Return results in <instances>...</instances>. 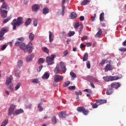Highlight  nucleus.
Returning <instances> with one entry per match:
<instances>
[{"instance_id":"5","label":"nucleus","mask_w":126,"mask_h":126,"mask_svg":"<svg viewBox=\"0 0 126 126\" xmlns=\"http://www.w3.org/2000/svg\"><path fill=\"white\" fill-rule=\"evenodd\" d=\"M103 79L104 81H107L109 82V81H114L115 80H118V79H120V77L114 76H104L103 77Z\"/></svg>"},{"instance_id":"38","label":"nucleus","mask_w":126,"mask_h":126,"mask_svg":"<svg viewBox=\"0 0 126 126\" xmlns=\"http://www.w3.org/2000/svg\"><path fill=\"white\" fill-rule=\"evenodd\" d=\"M7 124H8V120L6 119L2 122L1 126H6Z\"/></svg>"},{"instance_id":"35","label":"nucleus","mask_w":126,"mask_h":126,"mask_svg":"<svg viewBox=\"0 0 126 126\" xmlns=\"http://www.w3.org/2000/svg\"><path fill=\"white\" fill-rule=\"evenodd\" d=\"M31 18H28L27 19V20H26V21L25 23V25L26 26H28V25H30V24H31Z\"/></svg>"},{"instance_id":"25","label":"nucleus","mask_w":126,"mask_h":126,"mask_svg":"<svg viewBox=\"0 0 126 126\" xmlns=\"http://www.w3.org/2000/svg\"><path fill=\"white\" fill-rule=\"evenodd\" d=\"M29 38L30 41H33V40H34V38H35V34L32 32H31L29 34Z\"/></svg>"},{"instance_id":"11","label":"nucleus","mask_w":126,"mask_h":126,"mask_svg":"<svg viewBox=\"0 0 126 126\" xmlns=\"http://www.w3.org/2000/svg\"><path fill=\"white\" fill-rule=\"evenodd\" d=\"M110 87L113 89H118L119 87H121V84L119 82H113L110 84Z\"/></svg>"},{"instance_id":"26","label":"nucleus","mask_w":126,"mask_h":126,"mask_svg":"<svg viewBox=\"0 0 126 126\" xmlns=\"http://www.w3.org/2000/svg\"><path fill=\"white\" fill-rule=\"evenodd\" d=\"M15 75L18 78L20 77V71L17 69H15Z\"/></svg>"},{"instance_id":"53","label":"nucleus","mask_w":126,"mask_h":126,"mask_svg":"<svg viewBox=\"0 0 126 126\" xmlns=\"http://www.w3.org/2000/svg\"><path fill=\"white\" fill-rule=\"evenodd\" d=\"M68 54V51L65 50L63 52V57H66V56H67Z\"/></svg>"},{"instance_id":"60","label":"nucleus","mask_w":126,"mask_h":126,"mask_svg":"<svg viewBox=\"0 0 126 126\" xmlns=\"http://www.w3.org/2000/svg\"><path fill=\"white\" fill-rule=\"evenodd\" d=\"M38 24V21L37 20H35L34 21H33V25L34 26H37Z\"/></svg>"},{"instance_id":"45","label":"nucleus","mask_w":126,"mask_h":126,"mask_svg":"<svg viewBox=\"0 0 126 126\" xmlns=\"http://www.w3.org/2000/svg\"><path fill=\"white\" fill-rule=\"evenodd\" d=\"M87 68H91V64L90 63V62L88 61L86 63Z\"/></svg>"},{"instance_id":"32","label":"nucleus","mask_w":126,"mask_h":126,"mask_svg":"<svg viewBox=\"0 0 126 126\" xmlns=\"http://www.w3.org/2000/svg\"><path fill=\"white\" fill-rule=\"evenodd\" d=\"M104 15H105V14H104V12H102L100 14L99 20H100V22H102V21H104Z\"/></svg>"},{"instance_id":"28","label":"nucleus","mask_w":126,"mask_h":126,"mask_svg":"<svg viewBox=\"0 0 126 126\" xmlns=\"http://www.w3.org/2000/svg\"><path fill=\"white\" fill-rule=\"evenodd\" d=\"M23 64V61L22 60H19L17 62V66L19 68L21 67Z\"/></svg>"},{"instance_id":"51","label":"nucleus","mask_w":126,"mask_h":126,"mask_svg":"<svg viewBox=\"0 0 126 126\" xmlns=\"http://www.w3.org/2000/svg\"><path fill=\"white\" fill-rule=\"evenodd\" d=\"M38 109L39 112H42V111H43V107H42V106H41L40 104H39L38 105Z\"/></svg>"},{"instance_id":"24","label":"nucleus","mask_w":126,"mask_h":126,"mask_svg":"<svg viewBox=\"0 0 126 126\" xmlns=\"http://www.w3.org/2000/svg\"><path fill=\"white\" fill-rule=\"evenodd\" d=\"M102 30L101 29H99L98 32L96 33V34L95 35V38H98V37H100L101 35H102Z\"/></svg>"},{"instance_id":"18","label":"nucleus","mask_w":126,"mask_h":126,"mask_svg":"<svg viewBox=\"0 0 126 126\" xmlns=\"http://www.w3.org/2000/svg\"><path fill=\"white\" fill-rule=\"evenodd\" d=\"M24 111L23 109H19L16 110L13 114V116H18V115H20V114H22L24 113Z\"/></svg>"},{"instance_id":"12","label":"nucleus","mask_w":126,"mask_h":126,"mask_svg":"<svg viewBox=\"0 0 126 126\" xmlns=\"http://www.w3.org/2000/svg\"><path fill=\"white\" fill-rule=\"evenodd\" d=\"M60 66L61 70L63 71V73H65L66 71V66H65V64L63 62H61L60 63Z\"/></svg>"},{"instance_id":"54","label":"nucleus","mask_w":126,"mask_h":126,"mask_svg":"<svg viewBox=\"0 0 126 126\" xmlns=\"http://www.w3.org/2000/svg\"><path fill=\"white\" fill-rule=\"evenodd\" d=\"M6 44H4L2 46V47H1V51H4V50H5V49L6 48Z\"/></svg>"},{"instance_id":"3","label":"nucleus","mask_w":126,"mask_h":126,"mask_svg":"<svg viewBox=\"0 0 126 126\" xmlns=\"http://www.w3.org/2000/svg\"><path fill=\"white\" fill-rule=\"evenodd\" d=\"M12 76H10L9 77H8L6 80L5 84L7 85L8 89L10 91H13V83H12Z\"/></svg>"},{"instance_id":"2","label":"nucleus","mask_w":126,"mask_h":126,"mask_svg":"<svg viewBox=\"0 0 126 126\" xmlns=\"http://www.w3.org/2000/svg\"><path fill=\"white\" fill-rule=\"evenodd\" d=\"M24 23V21L23 20V18L22 17H18L17 19H14L11 24L12 26H13V29L14 30H16L17 26H20V25H22Z\"/></svg>"},{"instance_id":"42","label":"nucleus","mask_w":126,"mask_h":126,"mask_svg":"<svg viewBox=\"0 0 126 126\" xmlns=\"http://www.w3.org/2000/svg\"><path fill=\"white\" fill-rule=\"evenodd\" d=\"M42 51L46 53V54H49V49L47 47H44L42 48Z\"/></svg>"},{"instance_id":"36","label":"nucleus","mask_w":126,"mask_h":126,"mask_svg":"<svg viewBox=\"0 0 126 126\" xmlns=\"http://www.w3.org/2000/svg\"><path fill=\"white\" fill-rule=\"evenodd\" d=\"M42 11H43V13L46 15V14H47V13H49V8H48L47 7H45L43 9Z\"/></svg>"},{"instance_id":"62","label":"nucleus","mask_w":126,"mask_h":126,"mask_svg":"<svg viewBox=\"0 0 126 126\" xmlns=\"http://www.w3.org/2000/svg\"><path fill=\"white\" fill-rule=\"evenodd\" d=\"M79 19L80 21H84V16H81L80 17Z\"/></svg>"},{"instance_id":"22","label":"nucleus","mask_w":126,"mask_h":126,"mask_svg":"<svg viewBox=\"0 0 126 126\" xmlns=\"http://www.w3.org/2000/svg\"><path fill=\"white\" fill-rule=\"evenodd\" d=\"M33 58H34V55L32 54L30 56L27 57L26 61L28 63H29V62H31V61H32V60H33Z\"/></svg>"},{"instance_id":"49","label":"nucleus","mask_w":126,"mask_h":126,"mask_svg":"<svg viewBox=\"0 0 126 126\" xmlns=\"http://www.w3.org/2000/svg\"><path fill=\"white\" fill-rule=\"evenodd\" d=\"M92 108L93 109H96V108H98V104H97V103H94L92 105Z\"/></svg>"},{"instance_id":"19","label":"nucleus","mask_w":126,"mask_h":126,"mask_svg":"<svg viewBox=\"0 0 126 126\" xmlns=\"http://www.w3.org/2000/svg\"><path fill=\"white\" fill-rule=\"evenodd\" d=\"M113 92H114V89H113L110 87L107 89L106 94L107 95H111V94H113Z\"/></svg>"},{"instance_id":"30","label":"nucleus","mask_w":126,"mask_h":126,"mask_svg":"<svg viewBox=\"0 0 126 126\" xmlns=\"http://www.w3.org/2000/svg\"><path fill=\"white\" fill-rule=\"evenodd\" d=\"M88 60V53H86L84 55L83 58V62H86Z\"/></svg>"},{"instance_id":"13","label":"nucleus","mask_w":126,"mask_h":126,"mask_svg":"<svg viewBox=\"0 0 126 126\" xmlns=\"http://www.w3.org/2000/svg\"><path fill=\"white\" fill-rule=\"evenodd\" d=\"M63 79V76L55 75L54 76V80L55 82H60V81H62Z\"/></svg>"},{"instance_id":"39","label":"nucleus","mask_w":126,"mask_h":126,"mask_svg":"<svg viewBox=\"0 0 126 126\" xmlns=\"http://www.w3.org/2000/svg\"><path fill=\"white\" fill-rule=\"evenodd\" d=\"M20 86H21V83H18L15 88V90L16 91L17 90H18V89H19V88H20Z\"/></svg>"},{"instance_id":"23","label":"nucleus","mask_w":126,"mask_h":126,"mask_svg":"<svg viewBox=\"0 0 126 126\" xmlns=\"http://www.w3.org/2000/svg\"><path fill=\"white\" fill-rule=\"evenodd\" d=\"M49 42L50 43H52L54 40V35H53V32H49Z\"/></svg>"},{"instance_id":"50","label":"nucleus","mask_w":126,"mask_h":126,"mask_svg":"<svg viewBox=\"0 0 126 126\" xmlns=\"http://www.w3.org/2000/svg\"><path fill=\"white\" fill-rule=\"evenodd\" d=\"M119 51H120V52H126V48H125L124 47L119 49Z\"/></svg>"},{"instance_id":"61","label":"nucleus","mask_w":126,"mask_h":126,"mask_svg":"<svg viewBox=\"0 0 126 126\" xmlns=\"http://www.w3.org/2000/svg\"><path fill=\"white\" fill-rule=\"evenodd\" d=\"M85 92H87V93H92V91L90 90H88L87 89L84 90Z\"/></svg>"},{"instance_id":"43","label":"nucleus","mask_w":126,"mask_h":126,"mask_svg":"<svg viewBox=\"0 0 126 126\" xmlns=\"http://www.w3.org/2000/svg\"><path fill=\"white\" fill-rule=\"evenodd\" d=\"M69 84H70V81H68L67 82L64 83V84L63 85V86L64 87H67Z\"/></svg>"},{"instance_id":"40","label":"nucleus","mask_w":126,"mask_h":126,"mask_svg":"<svg viewBox=\"0 0 126 126\" xmlns=\"http://www.w3.org/2000/svg\"><path fill=\"white\" fill-rule=\"evenodd\" d=\"M106 60L105 59H103L100 63H99V65H100L101 66H103V65H104V64H105V63H106Z\"/></svg>"},{"instance_id":"48","label":"nucleus","mask_w":126,"mask_h":126,"mask_svg":"<svg viewBox=\"0 0 126 126\" xmlns=\"http://www.w3.org/2000/svg\"><path fill=\"white\" fill-rule=\"evenodd\" d=\"M32 83H35V84H38L39 83V80H38V79H34L32 81Z\"/></svg>"},{"instance_id":"46","label":"nucleus","mask_w":126,"mask_h":126,"mask_svg":"<svg viewBox=\"0 0 126 126\" xmlns=\"http://www.w3.org/2000/svg\"><path fill=\"white\" fill-rule=\"evenodd\" d=\"M10 19H11L10 17H8L7 19H5L3 21V23H6L7 22H8Z\"/></svg>"},{"instance_id":"52","label":"nucleus","mask_w":126,"mask_h":126,"mask_svg":"<svg viewBox=\"0 0 126 126\" xmlns=\"http://www.w3.org/2000/svg\"><path fill=\"white\" fill-rule=\"evenodd\" d=\"M82 30H83V25H81L79 28V33H81Z\"/></svg>"},{"instance_id":"47","label":"nucleus","mask_w":126,"mask_h":126,"mask_svg":"<svg viewBox=\"0 0 126 126\" xmlns=\"http://www.w3.org/2000/svg\"><path fill=\"white\" fill-rule=\"evenodd\" d=\"M79 23H75L74 24V27L75 29H78L79 27Z\"/></svg>"},{"instance_id":"9","label":"nucleus","mask_w":126,"mask_h":126,"mask_svg":"<svg viewBox=\"0 0 126 126\" xmlns=\"http://www.w3.org/2000/svg\"><path fill=\"white\" fill-rule=\"evenodd\" d=\"M14 110H15V105L11 104L8 109V116H11V115H13Z\"/></svg>"},{"instance_id":"16","label":"nucleus","mask_w":126,"mask_h":126,"mask_svg":"<svg viewBox=\"0 0 126 126\" xmlns=\"http://www.w3.org/2000/svg\"><path fill=\"white\" fill-rule=\"evenodd\" d=\"M95 103L98 105H102V104H106L107 103V100L106 99H96Z\"/></svg>"},{"instance_id":"8","label":"nucleus","mask_w":126,"mask_h":126,"mask_svg":"<svg viewBox=\"0 0 126 126\" xmlns=\"http://www.w3.org/2000/svg\"><path fill=\"white\" fill-rule=\"evenodd\" d=\"M77 110L79 113H83L85 116H87L89 113V110H86L83 107H79L77 108Z\"/></svg>"},{"instance_id":"4","label":"nucleus","mask_w":126,"mask_h":126,"mask_svg":"<svg viewBox=\"0 0 126 126\" xmlns=\"http://www.w3.org/2000/svg\"><path fill=\"white\" fill-rule=\"evenodd\" d=\"M57 57L56 55H51L50 56H48L46 58V62L48 64V65H52L55 63V62H54V60H55V58Z\"/></svg>"},{"instance_id":"1","label":"nucleus","mask_w":126,"mask_h":126,"mask_svg":"<svg viewBox=\"0 0 126 126\" xmlns=\"http://www.w3.org/2000/svg\"><path fill=\"white\" fill-rule=\"evenodd\" d=\"M24 41V38L22 37L17 38L16 42L15 43V46L19 47L20 49L23 50L25 53L26 51H28L29 54H31L33 50V43L30 41L29 44L26 45Z\"/></svg>"},{"instance_id":"27","label":"nucleus","mask_w":126,"mask_h":126,"mask_svg":"<svg viewBox=\"0 0 126 126\" xmlns=\"http://www.w3.org/2000/svg\"><path fill=\"white\" fill-rule=\"evenodd\" d=\"M70 75L71 77L72 80H74V78H76V74H75L73 72H70Z\"/></svg>"},{"instance_id":"64","label":"nucleus","mask_w":126,"mask_h":126,"mask_svg":"<svg viewBox=\"0 0 126 126\" xmlns=\"http://www.w3.org/2000/svg\"><path fill=\"white\" fill-rule=\"evenodd\" d=\"M122 45L123 46H126V40L123 42Z\"/></svg>"},{"instance_id":"15","label":"nucleus","mask_w":126,"mask_h":126,"mask_svg":"<svg viewBox=\"0 0 126 126\" xmlns=\"http://www.w3.org/2000/svg\"><path fill=\"white\" fill-rule=\"evenodd\" d=\"M88 79H89L90 82H91V81H93L94 82H99V80H98L97 78H95L91 76H88Z\"/></svg>"},{"instance_id":"14","label":"nucleus","mask_w":126,"mask_h":126,"mask_svg":"<svg viewBox=\"0 0 126 126\" xmlns=\"http://www.w3.org/2000/svg\"><path fill=\"white\" fill-rule=\"evenodd\" d=\"M0 9L3 10H9V6L5 2H4L0 6Z\"/></svg>"},{"instance_id":"34","label":"nucleus","mask_w":126,"mask_h":126,"mask_svg":"<svg viewBox=\"0 0 126 126\" xmlns=\"http://www.w3.org/2000/svg\"><path fill=\"white\" fill-rule=\"evenodd\" d=\"M90 1H91V0H84L81 3V5H86Z\"/></svg>"},{"instance_id":"55","label":"nucleus","mask_w":126,"mask_h":126,"mask_svg":"<svg viewBox=\"0 0 126 126\" xmlns=\"http://www.w3.org/2000/svg\"><path fill=\"white\" fill-rule=\"evenodd\" d=\"M42 68H43V65H40L39 66L38 68H37V69L38 72H40V71H41V70H42Z\"/></svg>"},{"instance_id":"6","label":"nucleus","mask_w":126,"mask_h":126,"mask_svg":"<svg viewBox=\"0 0 126 126\" xmlns=\"http://www.w3.org/2000/svg\"><path fill=\"white\" fill-rule=\"evenodd\" d=\"M8 30H9V28L8 27H4L2 28V29L0 31V41L3 40V36L6 32H8Z\"/></svg>"},{"instance_id":"17","label":"nucleus","mask_w":126,"mask_h":126,"mask_svg":"<svg viewBox=\"0 0 126 126\" xmlns=\"http://www.w3.org/2000/svg\"><path fill=\"white\" fill-rule=\"evenodd\" d=\"M39 9L40 6H39V5L37 4H35L32 6V11H33L34 12H37V11H38Z\"/></svg>"},{"instance_id":"63","label":"nucleus","mask_w":126,"mask_h":126,"mask_svg":"<svg viewBox=\"0 0 126 126\" xmlns=\"http://www.w3.org/2000/svg\"><path fill=\"white\" fill-rule=\"evenodd\" d=\"M92 43L91 42L87 43V47H91Z\"/></svg>"},{"instance_id":"57","label":"nucleus","mask_w":126,"mask_h":126,"mask_svg":"<svg viewBox=\"0 0 126 126\" xmlns=\"http://www.w3.org/2000/svg\"><path fill=\"white\" fill-rule=\"evenodd\" d=\"M26 107L27 109H30V108H31V107H32V105L30 103H27L26 105Z\"/></svg>"},{"instance_id":"37","label":"nucleus","mask_w":126,"mask_h":126,"mask_svg":"<svg viewBox=\"0 0 126 126\" xmlns=\"http://www.w3.org/2000/svg\"><path fill=\"white\" fill-rule=\"evenodd\" d=\"M45 63V59H44V58H41L38 60V64H42V63Z\"/></svg>"},{"instance_id":"7","label":"nucleus","mask_w":126,"mask_h":126,"mask_svg":"<svg viewBox=\"0 0 126 126\" xmlns=\"http://www.w3.org/2000/svg\"><path fill=\"white\" fill-rule=\"evenodd\" d=\"M112 63V61L109 62V64H107L106 66L104 68V71L105 72H107V71H109V70H113L114 68V66L111 64V63Z\"/></svg>"},{"instance_id":"59","label":"nucleus","mask_w":126,"mask_h":126,"mask_svg":"<svg viewBox=\"0 0 126 126\" xmlns=\"http://www.w3.org/2000/svg\"><path fill=\"white\" fill-rule=\"evenodd\" d=\"M88 37L87 36H84L81 38L82 41H84V40H87Z\"/></svg>"},{"instance_id":"44","label":"nucleus","mask_w":126,"mask_h":126,"mask_svg":"<svg viewBox=\"0 0 126 126\" xmlns=\"http://www.w3.org/2000/svg\"><path fill=\"white\" fill-rule=\"evenodd\" d=\"M69 90H75V86H70L68 87Z\"/></svg>"},{"instance_id":"21","label":"nucleus","mask_w":126,"mask_h":126,"mask_svg":"<svg viewBox=\"0 0 126 126\" xmlns=\"http://www.w3.org/2000/svg\"><path fill=\"white\" fill-rule=\"evenodd\" d=\"M54 72L56 74H58V73H60V65L57 64L56 67L54 69Z\"/></svg>"},{"instance_id":"31","label":"nucleus","mask_w":126,"mask_h":126,"mask_svg":"<svg viewBox=\"0 0 126 126\" xmlns=\"http://www.w3.org/2000/svg\"><path fill=\"white\" fill-rule=\"evenodd\" d=\"M50 77V75L48 73H45L42 77V79H48Z\"/></svg>"},{"instance_id":"56","label":"nucleus","mask_w":126,"mask_h":126,"mask_svg":"<svg viewBox=\"0 0 126 126\" xmlns=\"http://www.w3.org/2000/svg\"><path fill=\"white\" fill-rule=\"evenodd\" d=\"M65 8V7L64 6H62V16H63L64 15V9Z\"/></svg>"},{"instance_id":"20","label":"nucleus","mask_w":126,"mask_h":126,"mask_svg":"<svg viewBox=\"0 0 126 126\" xmlns=\"http://www.w3.org/2000/svg\"><path fill=\"white\" fill-rule=\"evenodd\" d=\"M59 116L62 119H65L66 118V114H65V112L62 111L59 113Z\"/></svg>"},{"instance_id":"29","label":"nucleus","mask_w":126,"mask_h":126,"mask_svg":"<svg viewBox=\"0 0 126 126\" xmlns=\"http://www.w3.org/2000/svg\"><path fill=\"white\" fill-rule=\"evenodd\" d=\"M77 15H76V13H75V12H72L71 14H70V17L71 18V19H75V18H76Z\"/></svg>"},{"instance_id":"10","label":"nucleus","mask_w":126,"mask_h":126,"mask_svg":"<svg viewBox=\"0 0 126 126\" xmlns=\"http://www.w3.org/2000/svg\"><path fill=\"white\" fill-rule=\"evenodd\" d=\"M8 10L0 9V13L2 18H6L7 17V13H8Z\"/></svg>"},{"instance_id":"41","label":"nucleus","mask_w":126,"mask_h":126,"mask_svg":"<svg viewBox=\"0 0 126 126\" xmlns=\"http://www.w3.org/2000/svg\"><path fill=\"white\" fill-rule=\"evenodd\" d=\"M74 34H75V32L70 31L68 33V36L71 37L72 36H73V35H74Z\"/></svg>"},{"instance_id":"33","label":"nucleus","mask_w":126,"mask_h":126,"mask_svg":"<svg viewBox=\"0 0 126 126\" xmlns=\"http://www.w3.org/2000/svg\"><path fill=\"white\" fill-rule=\"evenodd\" d=\"M51 121H52V123L53 124V125H56V124L57 123V117H56V116H53L52 118H51Z\"/></svg>"},{"instance_id":"58","label":"nucleus","mask_w":126,"mask_h":126,"mask_svg":"<svg viewBox=\"0 0 126 126\" xmlns=\"http://www.w3.org/2000/svg\"><path fill=\"white\" fill-rule=\"evenodd\" d=\"M95 18H96V14H94V16L91 17V20L92 22L94 21L95 20Z\"/></svg>"}]
</instances>
